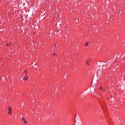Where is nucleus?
Returning <instances> with one entry per match:
<instances>
[{
	"mask_svg": "<svg viewBox=\"0 0 125 125\" xmlns=\"http://www.w3.org/2000/svg\"><path fill=\"white\" fill-rule=\"evenodd\" d=\"M28 79H29V77H24L23 78V80L24 81H27L28 80Z\"/></svg>",
	"mask_w": 125,
	"mask_h": 125,
	"instance_id": "nucleus-3",
	"label": "nucleus"
},
{
	"mask_svg": "<svg viewBox=\"0 0 125 125\" xmlns=\"http://www.w3.org/2000/svg\"><path fill=\"white\" fill-rule=\"evenodd\" d=\"M78 125H82V124H81V123H79L78 124Z\"/></svg>",
	"mask_w": 125,
	"mask_h": 125,
	"instance_id": "nucleus-7",
	"label": "nucleus"
},
{
	"mask_svg": "<svg viewBox=\"0 0 125 125\" xmlns=\"http://www.w3.org/2000/svg\"><path fill=\"white\" fill-rule=\"evenodd\" d=\"M6 46H8V44H6Z\"/></svg>",
	"mask_w": 125,
	"mask_h": 125,
	"instance_id": "nucleus-10",
	"label": "nucleus"
},
{
	"mask_svg": "<svg viewBox=\"0 0 125 125\" xmlns=\"http://www.w3.org/2000/svg\"><path fill=\"white\" fill-rule=\"evenodd\" d=\"M100 89H101V90H102V86H101V87H100Z\"/></svg>",
	"mask_w": 125,
	"mask_h": 125,
	"instance_id": "nucleus-9",
	"label": "nucleus"
},
{
	"mask_svg": "<svg viewBox=\"0 0 125 125\" xmlns=\"http://www.w3.org/2000/svg\"><path fill=\"white\" fill-rule=\"evenodd\" d=\"M22 121H23L24 122V123H25V124H27L28 122L27 121H26V120H25V117H22Z\"/></svg>",
	"mask_w": 125,
	"mask_h": 125,
	"instance_id": "nucleus-2",
	"label": "nucleus"
},
{
	"mask_svg": "<svg viewBox=\"0 0 125 125\" xmlns=\"http://www.w3.org/2000/svg\"><path fill=\"white\" fill-rule=\"evenodd\" d=\"M24 72H25V73H26V74H25V76H27V74H26V73H27V70H25Z\"/></svg>",
	"mask_w": 125,
	"mask_h": 125,
	"instance_id": "nucleus-6",
	"label": "nucleus"
},
{
	"mask_svg": "<svg viewBox=\"0 0 125 125\" xmlns=\"http://www.w3.org/2000/svg\"><path fill=\"white\" fill-rule=\"evenodd\" d=\"M53 55H57V53H55V54H53Z\"/></svg>",
	"mask_w": 125,
	"mask_h": 125,
	"instance_id": "nucleus-8",
	"label": "nucleus"
},
{
	"mask_svg": "<svg viewBox=\"0 0 125 125\" xmlns=\"http://www.w3.org/2000/svg\"><path fill=\"white\" fill-rule=\"evenodd\" d=\"M8 109V114H9V115H10L11 113H12V109L11 108V106H9Z\"/></svg>",
	"mask_w": 125,
	"mask_h": 125,
	"instance_id": "nucleus-1",
	"label": "nucleus"
},
{
	"mask_svg": "<svg viewBox=\"0 0 125 125\" xmlns=\"http://www.w3.org/2000/svg\"><path fill=\"white\" fill-rule=\"evenodd\" d=\"M103 90H104V91H105V89H104Z\"/></svg>",
	"mask_w": 125,
	"mask_h": 125,
	"instance_id": "nucleus-12",
	"label": "nucleus"
},
{
	"mask_svg": "<svg viewBox=\"0 0 125 125\" xmlns=\"http://www.w3.org/2000/svg\"><path fill=\"white\" fill-rule=\"evenodd\" d=\"M55 47H56V45H55Z\"/></svg>",
	"mask_w": 125,
	"mask_h": 125,
	"instance_id": "nucleus-13",
	"label": "nucleus"
},
{
	"mask_svg": "<svg viewBox=\"0 0 125 125\" xmlns=\"http://www.w3.org/2000/svg\"><path fill=\"white\" fill-rule=\"evenodd\" d=\"M88 45V43L86 42V43H85V46H87Z\"/></svg>",
	"mask_w": 125,
	"mask_h": 125,
	"instance_id": "nucleus-5",
	"label": "nucleus"
},
{
	"mask_svg": "<svg viewBox=\"0 0 125 125\" xmlns=\"http://www.w3.org/2000/svg\"><path fill=\"white\" fill-rule=\"evenodd\" d=\"M90 61V60H88V62H89Z\"/></svg>",
	"mask_w": 125,
	"mask_h": 125,
	"instance_id": "nucleus-11",
	"label": "nucleus"
},
{
	"mask_svg": "<svg viewBox=\"0 0 125 125\" xmlns=\"http://www.w3.org/2000/svg\"><path fill=\"white\" fill-rule=\"evenodd\" d=\"M86 64L89 66V63H88V61H86Z\"/></svg>",
	"mask_w": 125,
	"mask_h": 125,
	"instance_id": "nucleus-4",
	"label": "nucleus"
}]
</instances>
